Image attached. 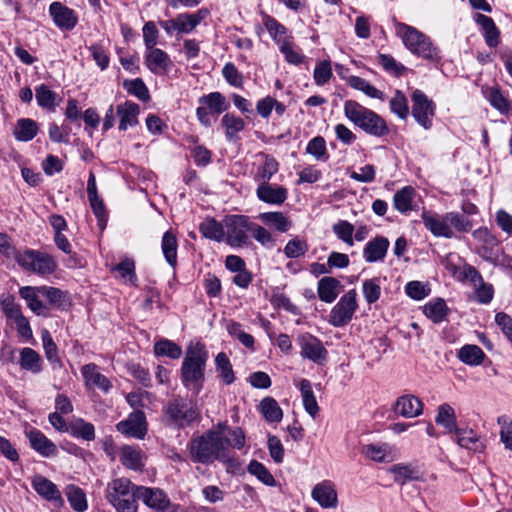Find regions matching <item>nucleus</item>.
<instances>
[{
	"instance_id": "1",
	"label": "nucleus",
	"mask_w": 512,
	"mask_h": 512,
	"mask_svg": "<svg viewBox=\"0 0 512 512\" xmlns=\"http://www.w3.org/2000/svg\"><path fill=\"white\" fill-rule=\"evenodd\" d=\"M245 440V433L240 427L232 428L226 422H220L215 429L193 438L188 450L196 463L210 464L215 460L230 462L233 460L229 456V447L240 450Z\"/></svg>"
},
{
	"instance_id": "2",
	"label": "nucleus",
	"mask_w": 512,
	"mask_h": 512,
	"mask_svg": "<svg viewBox=\"0 0 512 512\" xmlns=\"http://www.w3.org/2000/svg\"><path fill=\"white\" fill-rule=\"evenodd\" d=\"M208 352L201 342H190L186 348L181 366V380L183 385L198 394L205 379V369Z\"/></svg>"
},
{
	"instance_id": "3",
	"label": "nucleus",
	"mask_w": 512,
	"mask_h": 512,
	"mask_svg": "<svg viewBox=\"0 0 512 512\" xmlns=\"http://www.w3.org/2000/svg\"><path fill=\"white\" fill-rule=\"evenodd\" d=\"M343 110L345 117L366 134L378 138L388 135L389 128L385 119L373 110L354 100L345 101Z\"/></svg>"
},
{
	"instance_id": "4",
	"label": "nucleus",
	"mask_w": 512,
	"mask_h": 512,
	"mask_svg": "<svg viewBox=\"0 0 512 512\" xmlns=\"http://www.w3.org/2000/svg\"><path fill=\"white\" fill-rule=\"evenodd\" d=\"M396 35L402 40L404 46L414 55L426 60L438 62L441 59L439 48L429 36L417 28L405 23L396 24Z\"/></svg>"
},
{
	"instance_id": "5",
	"label": "nucleus",
	"mask_w": 512,
	"mask_h": 512,
	"mask_svg": "<svg viewBox=\"0 0 512 512\" xmlns=\"http://www.w3.org/2000/svg\"><path fill=\"white\" fill-rule=\"evenodd\" d=\"M138 487L128 478H116L108 484L106 498L117 512H137Z\"/></svg>"
},
{
	"instance_id": "6",
	"label": "nucleus",
	"mask_w": 512,
	"mask_h": 512,
	"mask_svg": "<svg viewBox=\"0 0 512 512\" xmlns=\"http://www.w3.org/2000/svg\"><path fill=\"white\" fill-rule=\"evenodd\" d=\"M15 260L24 270L41 276L52 274L57 268L55 259L39 250L19 251L15 254Z\"/></svg>"
},
{
	"instance_id": "7",
	"label": "nucleus",
	"mask_w": 512,
	"mask_h": 512,
	"mask_svg": "<svg viewBox=\"0 0 512 512\" xmlns=\"http://www.w3.org/2000/svg\"><path fill=\"white\" fill-rule=\"evenodd\" d=\"M251 223L244 215H229L224 218L225 238L228 245L233 248H243L251 244L248 236Z\"/></svg>"
},
{
	"instance_id": "8",
	"label": "nucleus",
	"mask_w": 512,
	"mask_h": 512,
	"mask_svg": "<svg viewBox=\"0 0 512 512\" xmlns=\"http://www.w3.org/2000/svg\"><path fill=\"white\" fill-rule=\"evenodd\" d=\"M357 309V292L355 289H350L332 307L328 322L333 327H344L351 322Z\"/></svg>"
},
{
	"instance_id": "9",
	"label": "nucleus",
	"mask_w": 512,
	"mask_h": 512,
	"mask_svg": "<svg viewBox=\"0 0 512 512\" xmlns=\"http://www.w3.org/2000/svg\"><path fill=\"white\" fill-rule=\"evenodd\" d=\"M165 413L169 421L177 427H187L199 420L200 412L194 404L182 399H173L166 408Z\"/></svg>"
},
{
	"instance_id": "10",
	"label": "nucleus",
	"mask_w": 512,
	"mask_h": 512,
	"mask_svg": "<svg viewBox=\"0 0 512 512\" xmlns=\"http://www.w3.org/2000/svg\"><path fill=\"white\" fill-rule=\"evenodd\" d=\"M137 495L151 512H182L180 506L172 503L159 488L140 486Z\"/></svg>"
},
{
	"instance_id": "11",
	"label": "nucleus",
	"mask_w": 512,
	"mask_h": 512,
	"mask_svg": "<svg viewBox=\"0 0 512 512\" xmlns=\"http://www.w3.org/2000/svg\"><path fill=\"white\" fill-rule=\"evenodd\" d=\"M205 13L202 10L196 13H181L169 20H160L159 25L167 35L190 34L204 19Z\"/></svg>"
},
{
	"instance_id": "12",
	"label": "nucleus",
	"mask_w": 512,
	"mask_h": 512,
	"mask_svg": "<svg viewBox=\"0 0 512 512\" xmlns=\"http://www.w3.org/2000/svg\"><path fill=\"white\" fill-rule=\"evenodd\" d=\"M411 100L412 116L420 126L429 130L432 127V119L435 115V103L419 89L413 91Z\"/></svg>"
},
{
	"instance_id": "13",
	"label": "nucleus",
	"mask_w": 512,
	"mask_h": 512,
	"mask_svg": "<svg viewBox=\"0 0 512 512\" xmlns=\"http://www.w3.org/2000/svg\"><path fill=\"white\" fill-rule=\"evenodd\" d=\"M300 355L316 364H322L327 358V350L320 339L310 333L298 336Z\"/></svg>"
},
{
	"instance_id": "14",
	"label": "nucleus",
	"mask_w": 512,
	"mask_h": 512,
	"mask_svg": "<svg viewBox=\"0 0 512 512\" xmlns=\"http://www.w3.org/2000/svg\"><path fill=\"white\" fill-rule=\"evenodd\" d=\"M144 65L154 75H167L173 67L169 54L161 48H152L144 52Z\"/></svg>"
},
{
	"instance_id": "15",
	"label": "nucleus",
	"mask_w": 512,
	"mask_h": 512,
	"mask_svg": "<svg viewBox=\"0 0 512 512\" xmlns=\"http://www.w3.org/2000/svg\"><path fill=\"white\" fill-rule=\"evenodd\" d=\"M117 430L129 437L143 439L147 433V422L144 412L135 411L116 425Z\"/></svg>"
},
{
	"instance_id": "16",
	"label": "nucleus",
	"mask_w": 512,
	"mask_h": 512,
	"mask_svg": "<svg viewBox=\"0 0 512 512\" xmlns=\"http://www.w3.org/2000/svg\"><path fill=\"white\" fill-rule=\"evenodd\" d=\"M311 497L324 509H334L338 506V494L334 484L324 480L314 486Z\"/></svg>"
},
{
	"instance_id": "17",
	"label": "nucleus",
	"mask_w": 512,
	"mask_h": 512,
	"mask_svg": "<svg viewBox=\"0 0 512 512\" xmlns=\"http://www.w3.org/2000/svg\"><path fill=\"white\" fill-rule=\"evenodd\" d=\"M49 14L54 24L61 30H72L78 22L75 11L60 2H53L49 6Z\"/></svg>"
},
{
	"instance_id": "18",
	"label": "nucleus",
	"mask_w": 512,
	"mask_h": 512,
	"mask_svg": "<svg viewBox=\"0 0 512 512\" xmlns=\"http://www.w3.org/2000/svg\"><path fill=\"white\" fill-rule=\"evenodd\" d=\"M392 411L404 418H415L422 414V401L412 394H405L396 399L392 405Z\"/></svg>"
},
{
	"instance_id": "19",
	"label": "nucleus",
	"mask_w": 512,
	"mask_h": 512,
	"mask_svg": "<svg viewBox=\"0 0 512 512\" xmlns=\"http://www.w3.org/2000/svg\"><path fill=\"white\" fill-rule=\"evenodd\" d=\"M256 195L258 199L264 203L270 205H281L286 201L288 191L285 187L280 185L263 183L258 185Z\"/></svg>"
},
{
	"instance_id": "20",
	"label": "nucleus",
	"mask_w": 512,
	"mask_h": 512,
	"mask_svg": "<svg viewBox=\"0 0 512 512\" xmlns=\"http://www.w3.org/2000/svg\"><path fill=\"white\" fill-rule=\"evenodd\" d=\"M425 227L436 237L452 238L453 231L448 225L446 215L440 217L430 211H423L421 214Z\"/></svg>"
},
{
	"instance_id": "21",
	"label": "nucleus",
	"mask_w": 512,
	"mask_h": 512,
	"mask_svg": "<svg viewBox=\"0 0 512 512\" xmlns=\"http://www.w3.org/2000/svg\"><path fill=\"white\" fill-rule=\"evenodd\" d=\"M81 373L88 388H98L105 393L112 388L110 380L99 372L97 365L94 363L84 365Z\"/></svg>"
},
{
	"instance_id": "22",
	"label": "nucleus",
	"mask_w": 512,
	"mask_h": 512,
	"mask_svg": "<svg viewBox=\"0 0 512 512\" xmlns=\"http://www.w3.org/2000/svg\"><path fill=\"white\" fill-rule=\"evenodd\" d=\"M31 447L43 457L56 455L57 447L40 430L30 429L26 432Z\"/></svg>"
},
{
	"instance_id": "23",
	"label": "nucleus",
	"mask_w": 512,
	"mask_h": 512,
	"mask_svg": "<svg viewBox=\"0 0 512 512\" xmlns=\"http://www.w3.org/2000/svg\"><path fill=\"white\" fill-rule=\"evenodd\" d=\"M119 460L128 469L140 471L143 469L144 455L137 446L123 445L119 450Z\"/></svg>"
},
{
	"instance_id": "24",
	"label": "nucleus",
	"mask_w": 512,
	"mask_h": 512,
	"mask_svg": "<svg viewBox=\"0 0 512 512\" xmlns=\"http://www.w3.org/2000/svg\"><path fill=\"white\" fill-rule=\"evenodd\" d=\"M454 434L456 435L457 444L462 448L480 453L486 447L485 440L472 429L458 428V432Z\"/></svg>"
},
{
	"instance_id": "25",
	"label": "nucleus",
	"mask_w": 512,
	"mask_h": 512,
	"mask_svg": "<svg viewBox=\"0 0 512 512\" xmlns=\"http://www.w3.org/2000/svg\"><path fill=\"white\" fill-rule=\"evenodd\" d=\"M19 295L26 301L27 306L36 315L46 316L48 309L46 305L40 300L42 296L40 286H24L19 289Z\"/></svg>"
},
{
	"instance_id": "26",
	"label": "nucleus",
	"mask_w": 512,
	"mask_h": 512,
	"mask_svg": "<svg viewBox=\"0 0 512 512\" xmlns=\"http://www.w3.org/2000/svg\"><path fill=\"white\" fill-rule=\"evenodd\" d=\"M341 288L342 285L338 279L331 276H324L318 281V297L325 303H332L340 294Z\"/></svg>"
},
{
	"instance_id": "27",
	"label": "nucleus",
	"mask_w": 512,
	"mask_h": 512,
	"mask_svg": "<svg viewBox=\"0 0 512 512\" xmlns=\"http://www.w3.org/2000/svg\"><path fill=\"white\" fill-rule=\"evenodd\" d=\"M415 197V189L411 186H405L394 194L393 206L401 214H407L416 209Z\"/></svg>"
},
{
	"instance_id": "28",
	"label": "nucleus",
	"mask_w": 512,
	"mask_h": 512,
	"mask_svg": "<svg viewBox=\"0 0 512 512\" xmlns=\"http://www.w3.org/2000/svg\"><path fill=\"white\" fill-rule=\"evenodd\" d=\"M262 22L270 37L279 47L292 40V36L288 33L287 28L279 23L275 18L267 14H263Z\"/></svg>"
},
{
	"instance_id": "29",
	"label": "nucleus",
	"mask_w": 512,
	"mask_h": 512,
	"mask_svg": "<svg viewBox=\"0 0 512 512\" xmlns=\"http://www.w3.org/2000/svg\"><path fill=\"white\" fill-rule=\"evenodd\" d=\"M140 112L139 105L133 102H125L117 107V114L119 116V129L127 130L138 124V115Z\"/></svg>"
},
{
	"instance_id": "30",
	"label": "nucleus",
	"mask_w": 512,
	"mask_h": 512,
	"mask_svg": "<svg viewBox=\"0 0 512 512\" xmlns=\"http://www.w3.org/2000/svg\"><path fill=\"white\" fill-rule=\"evenodd\" d=\"M32 486L35 491L48 501H60L62 497L57 486L47 478L37 475L32 480Z\"/></svg>"
},
{
	"instance_id": "31",
	"label": "nucleus",
	"mask_w": 512,
	"mask_h": 512,
	"mask_svg": "<svg viewBox=\"0 0 512 512\" xmlns=\"http://www.w3.org/2000/svg\"><path fill=\"white\" fill-rule=\"evenodd\" d=\"M435 422L448 433L458 432L455 410L448 403H443L438 407Z\"/></svg>"
},
{
	"instance_id": "32",
	"label": "nucleus",
	"mask_w": 512,
	"mask_h": 512,
	"mask_svg": "<svg viewBox=\"0 0 512 512\" xmlns=\"http://www.w3.org/2000/svg\"><path fill=\"white\" fill-rule=\"evenodd\" d=\"M362 453L365 457L376 462H391L394 460L392 447L387 444H368L363 446Z\"/></svg>"
},
{
	"instance_id": "33",
	"label": "nucleus",
	"mask_w": 512,
	"mask_h": 512,
	"mask_svg": "<svg viewBox=\"0 0 512 512\" xmlns=\"http://www.w3.org/2000/svg\"><path fill=\"white\" fill-rule=\"evenodd\" d=\"M388 247L389 241L386 238L377 237L366 244L363 251L364 259L370 263L381 260L385 257Z\"/></svg>"
},
{
	"instance_id": "34",
	"label": "nucleus",
	"mask_w": 512,
	"mask_h": 512,
	"mask_svg": "<svg viewBox=\"0 0 512 512\" xmlns=\"http://www.w3.org/2000/svg\"><path fill=\"white\" fill-rule=\"evenodd\" d=\"M199 231L203 237L216 242H222L225 238L224 222H218L216 219L211 217L205 218L200 223Z\"/></svg>"
},
{
	"instance_id": "35",
	"label": "nucleus",
	"mask_w": 512,
	"mask_h": 512,
	"mask_svg": "<svg viewBox=\"0 0 512 512\" xmlns=\"http://www.w3.org/2000/svg\"><path fill=\"white\" fill-rule=\"evenodd\" d=\"M19 365L23 370L39 373L42 370V359L34 349L25 347L19 351Z\"/></svg>"
},
{
	"instance_id": "36",
	"label": "nucleus",
	"mask_w": 512,
	"mask_h": 512,
	"mask_svg": "<svg viewBox=\"0 0 512 512\" xmlns=\"http://www.w3.org/2000/svg\"><path fill=\"white\" fill-rule=\"evenodd\" d=\"M458 359L469 366H479L485 359L483 350L474 344L464 345L457 353Z\"/></svg>"
},
{
	"instance_id": "37",
	"label": "nucleus",
	"mask_w": 512,
	"mask_h": 512,
	"mask_svg": "<svg viewBox=\"0 0 512 512\" xmlns=\"http://www.w3.org/2000/svg\"><path fill=\"white\" fill-rule=\"evenodd\" d=\"M38 133L37 123L30 118L18 119L13 131L18 141L27 142L32 140Z\"/></svg>"
},
{
	"instance_id": "38",
	"label": "nucleus",
	"mask_w": 512,
	"mask_h": 512,
	"mask_svg": "<svg viewBox=\"0 0 512 512\" xmlns=\"http://www.w3.org/2000/svg\"><path fill=\"white\" fill-rule=\"evenodd\" d=\"M259 411L269 423H278L283 418V411L272 397H265L259 404Z\"/></svg>"
},
{
	"instance_id": "39",
	"label": "nucleus",
	"mask_w": 512,
	"mask_h": 512,
	"mask_svg": "<svg viewBox=\"0 0 512 512\" xmlns=\"http://www.w3.org/2000/svg\"><path fill=\"white\" fill-rule=\"evenodd\" d=\"M278 170V161L270 155H264V162L257 168V172L254 176V179L258 183V185L263 183H269L273 175H275L278 172Z\"/></svg>"
},
{
	"instance_id": "40",
	"label": "nucleus",
	"mask_w": 512,
	"mask_h": 512,
	"mask_svg": "<svg viewBox=\"0 0 512 512\" xmlns=\"http://www.w3.org/2000/svg\"><path fill=\"white\" fill-rule=\"evenodd\" d=\"M299 389L306 412L312 418H315V416L318 414L319 406L313 393L310 381L307 379H302L299 383Z\"/></svg>"
},
{
	"instance_id": "41",
	"label": "nucleus",
	"mask_w": 512,
	"mask_h": 512,
	"mask_svg": "<svg viewBox=\"0 0 512 512\" xmlns=\"http://www.w3.org/2000/svg\"><path fill=\"white\" fill-rule=\"evenodd\" d=\"M264 224L275 228L279 232H287L291 227V221L282 212H264L258 215Z\"/></svg>"
},
{
	"instance_id": "42",
	"label": "nucleus",
	"mask_w": 512,
	"mask_h": 512,
	"mask_svg": "<svg viewBox=\"0 0 512 512\" xmlns=\"http://www.w3.org/2000/svg\"><path fill=\"white\" fill-rule=\"evenodd\" d=\"M221 124L225 129V136L229 141L239 139L238 133L245 128L244 120L231 113H227L222 117Z\"/></svg>"
},
{
	"instance_id": "43",
	"label": "nucleus",
	"mask_w": 512,
	"mask_h": 512,
	"mask_svg": "<svg viewBox=\"0 0 512 512\" xmlns=\"http://www.w3.org/2000/svg\"><path fill=\"white\" fill-rule=\"evenodd\" d=\"M199 102L204 104L209 112L216 116L226 111L229 107L224 96L219 92H212L208 95H204L199 99Z\"/></svg>"
},
{
	"instance_id": "44",
	"label": "nucleus",
	"mask_w": 512,
	"mask_h": 512,
	"mask_svg": "<svg viewBox=\"0 0 512 512\" xmlns=\"http://www.w3.org/2000/svg\"><path fill=\"white\" fill-rule=\"evenodd\" d=\"M69 432L75 438H82L86 441L95 439V428L93 424L81 418L74 419L69 425Z\"/></svg>"
},
{
	"instance_id": "45",
	"label": "nucleus",
	"mask_w": 512,
	"mask_h": 512,
	"mask_svg": "<svg viewBox=\"0 0 512 512\" xmlns=\"http://www.w3.org/2000/svg\"><path fill=\"white\" fill-rule=\"evenodd\" d=\"M161 248L168 264L172 267H175L177 264L178 243L176 236L171 231L164 233L162 237Z\"/></svg>"
},
{
	"instance_id": "46",
	"label": "nucleus",
	"mask_w": 512,
	"mask_h": 512,
	"mask_svg": "<svg viewBox=\"0 0 512 512\" xmlns=\"http://www.w3.org/2000/svg\"><path fill=\"white\" fill-rule=\"evenodd\" d=\"M347 84L352 87L355 90H359L363 92L365 95H367L370 98H375L379 100H384V94L382 91L378 90L376 87L371 85L368 81L365 79L359 77V76H350L347 79Z\"/></svg>"
},
{
	"instance_id": "47",
	"label": "nucleus",
	"mask_w": 512,
	"mask_h": 512,
	"mask_svg": "<svg viewBox=\"0 0 512 512\" xmlns=\"http://www.w3.org/2000/svg\"><path fill=\"white\" fill-rule=\"evenodd\" d=\"M154 353L156 356H166L171 359H178L182 355L181 347L168 339H161L154 344Z\"/></svg>"
},
{
	"instance_id": "48",
	"label": "nucleus",
	"mask_w": 512,
	"mask_h": 512,
	"mask_svg": "<svg viewBox=\"0 0 512 512\" xmlns=\"http://www.w3.org/2000/svg\"><path fill=\"white\" fill-rule=\"evenodd\" d=\"M381 280L378 277L366 279L362 283V294L368 304H373L381 296Z\"/></svg>"
},
{
	"instance_id": "49",
	"label": "nucleus",
	"mask_w": 512,
	"mask_h": 512,
	"mask_svg": "<svg viewBox=\"0 0 512 512\" xmlns=\"http://www.w3.org/2000/svg\"><path fill=\"white\" fill-rule=\"evenodd\" d=\"M215 363H216V368H217V371L219 372V377L221 378V380L226 385L231 384L234 381L235 377H234L232 365H231L230 360L227 357V355L223 352L219 353L216 356Z\"/></svg>"
},
{
	"instance_id": "50",
	"label": "nucleus",
	"mask_w": 512,
	"mask_h": 512,
	"mask_svg": "<svg viewBox=\"0 0 512 512\" xmlns=\"http://www.w3.org/2000/svg\"><path fill=\"white\" fill-rule=\"evenodd\" d=\"M425 315L433 322H441L447 314V306L444 300L437 299L429 302L424 307Z\"/></svg>"
},
{
	"instance_id": "51",
	"label": "nucleus",
	"mask_w": 512,
	"mask_h": 512,
	"mask_svg": "<svg viewBox=\"0 0 512 512\" xmlns=\"http://www.w3.org/2000/svg\"><path fill=\"white\" fill-rule=\"evenodd\" d=\"M332 230L334 234L345 244L348 246L354 245L353 234L355 228L350 222L346 220H339L332 226Z\"/></svg>"
},
{
	"instance_id": "52",
	"label": "nucleus",
	"mask_w": 512,
	"mask_h": 512,
	"mask_svg": "<svg viewBox=\"0 0 512 512\" xmlns=\"http://www.w3.org/2000/svg\"><path fill=\"white\" fill-rule=\"evenodd\" d=\"M112 271L118 272L119 277L125 282L135 285L136 282V274H135V264L134 261L126 258L122 260L119 264L112 268Z\"/></svg>"
},
{
	"instance_id": "53",
	"label": "nucleus",
	"mask_w": 512,
	"mask_h": 512,
	"mask_svg": "<svg viewBox=\"0 0 512 512\" xmlns=\"http://www.w3.org/2000/svg\"><path fill=\"white\" fill-rule=\"evenodd\" d=\"M390 109L400 119H406L409 115V106L406 96L397 90L390 100Z\"/></svg>"
},
{
	"instance_id": "54",
	"label": "nucleus",
	"mask_w": 512,
	"mask_h": 512,
	"mask_svg": "<svg viewBox=\"0 0 512 512\" xmlns=\"http://www.w3.org/2000/svg\"><path fill=\"white\" fill-rule=\"evenodd\" d=\"M248 471L250 474L256 476L265 485L271 487L276 485L273 475L262 463L256 460H252L248 465Z\"/></svg>"
},
{
	"instance_id": "55",
	"label": "nucleus",
	"mask_w": 512,
	"mask_h": 512,
	"mask_svg": "<svg viewBox=\"0 0 512 512\" xmlns=\"http://www.w3.org/2000/svg\"><path fill=\"white\" fill-rule=\"evenodd\" d=\"M306 152L318 161H326L328 159L326 142L321 136L314 137L308 142Z\"/></svg>"
},
{
	"instance_id": "56",
	"label": "nucleus",
	"mask_w": 512,
	"mask_h": 512,
	"mask_svg": "<svg viewBox=\"0 0 512 512\" xmlns=\"http://www.w3.org/2000/svg\"><path fill=\"white\" fill-rule=\"evenodd\" d=\"M35 95L37 103L44 109L53 110L55 107L56 94L48 86L41 84L36 87Z\"/></svg>"
},
{
	"instance_id": "57",
	"label": "nucleus",
	"mask_w": 512,
	"mask_h": 512,
	"mask_svg": "<svg viewBox=\"0 0 512 512\" xmlns=\"http://www.w3.org/2000/svg\"><path fill=\"white\" fill-rule=\"evenodd\" d=\"M67 498L71 507L77 512H84L88 507L85 493L78 487H68Z\"/></svg>"
},
{
	"instance_id": "58",
	"label": "nucleus",
	"mask_w": 512,
	"mask_h": 512,
	"mask_svg": "<svg viewBox=\"0 0 512 512\" xmlns=\"http://www.w3.org/2000/svg\"><path fill=\"white\" fill-rule=\"evenodd\" d=\"M472 235L476 240L485 245L480 250L481 255L486 259L491 258V251H489L486 246L493 247L496 245V238L486 228L476 229Z\"/></svg>"
},
{
	"instance_id": "59",
	"label": "nucleus",
	"mask_w": 512,
	"mask_h": 512,
	"mask_svg": "<svg viewBox=\"0 0 512 512\" xmlns=\"http://www.w3.org/2000/svg\"><path fill=\"white\" fill-rule=\"evenodd\" d=\"M250 233L259 244L267 249L272 248L275 244L272 234L266 228L256 223H251Z\"/></svg>"
},
{
	"instance_id": "60",
	"label": "nucleus",
	"mask_w": 512,
	"mask_h": 512,
	"mask_svg": "<svg viewBox=\"0 0 512 512\" xmlns=\"http://www.w3.org/2000/svg\"><path fill=\"white\" fill-rule=\"evenodd\" d=\"M390 472L393 474L394 480L401 485L417 478V471L408 465H394L390 468Z\"/></svg>"
},
{
	"instance_id": "61",
	"label": "nucleus",
	"mask_w": 512,
	"mask_h": 512,
	"mask_svg": "<svg viewBox=\"0 0 512 512\" xmlns=\"http://www.w3.org/2000/svg\"><path fill=\"white\" fill-rule=\"evenodd\" d=\"M142 34L145 50L157 48L159 30L153 21H148L144 24Z\"/></svg>"
},
{
	"instance_id": "62",
	"label": "nucleus",
	"mask_w": 512,
	"mask_h": 512,
	"mask_svg": "<svg viewBox=\"0 0 512 512\" xmlns=\"http://www.w3.org/2000/svg\"><path fill=\"white\" fill-rule=\"evenodd\" d=\"M500 425V439L507 450L512 451V420L506 416H500L497 419Z\"/></svg>"
},
{
	"instance_id": "63",
	"label": "nucleus",
	"mask_w": 512,
	"mask_h": 512,
	"mask_svg": "<svg viewBox=\"0 0 512 512\" xmlns=\"http://www.w3.org/2000/svg\"><path fill=\"white\" fill-rule=\"evenodd\" d=\"M124 86L128 93L136 96L140 100L149 99V91L142 79L136 78L133 80L125 81Z\"/></svg>"
},
{
	"instance_id": "64",
	"label": "nucleus",
	"mask_w": 512,
	"mask_h": 512,
	"mask_svg": "<svg viewBox=\"0 0 512 512\" xmlns=\"http://www.w3.org/2000/svg\"><path fill=\"white\" fill-rule=\"evenodd\" d=\"M41 339L43 343V349L47 360L51 363L59 362L57 354V346L52 339L51 334L48 330H43L41 333Z\"/></svg>"
}]
</instances>
